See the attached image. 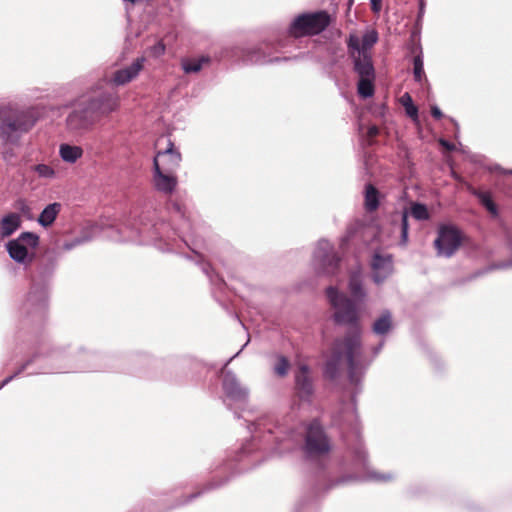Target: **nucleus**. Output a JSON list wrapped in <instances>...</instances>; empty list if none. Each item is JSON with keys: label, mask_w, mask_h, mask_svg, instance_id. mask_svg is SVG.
<instances>
[{"label": "nucleus", "mask_w": 512, "mask_h": 512, "mask_svg": "<svg viewBox=\"0 0 512 512\" xmlns=\"http://www.w3.org/2000/svg\"><path fill=\"white\" fill-rule=\"evenodd\" d=\"M348 289L350 297L336 287L326 288L327 299L334 312L332 319L335 324L347 326L343 337L336 338L324 365V375L335 380L340 375L343 360L347 364L349 384L353 387L352 401L356 406V396L362 391V381L371 361L363 355L362 330L360 325V305L364 303L367 293L363 287L362 276L352 272L349 277Z\"/></svg>", "instance_id": "1"}, {"label": "nucleus", "mask_w": 512, "mask_h": 512, "mask_svg": "<svg viewBox=\"0 0 512 512\" xmlns=\"http://www.w3.org/2000/svg\"><path fill=\"white\" fill-rule=\"evenodd\" d=\"M108 360L107 355L85 347H80L77 351L68 354L63 347H55L48 352H44V348H40L11 376H14L15 379L34 363H40L39 373L64 372L73 369L99 371L109 368Z\"/></svg>", "instance_id": "2"}, {"label": "nucleus", "mask_w": 512, "mask_h": 512, "mask_svg": "<svg viewBox=\"0 0 512 512\" xmlns=\"http://www.w3.org/2000/svg\"><path fill=\"white\" fill-rule=\"evenodd\" d=\"M331 447V440L326 434L323 426L318 420H312L306 427L304 443L301 449L306 461L319 464L320 472L317 475L315 483L316 495H319L321 492H327L335 487L345 485L354 479L351 475L332 479L324 470V461L329 456Z\"/></svg>", "instance_id": "3"}, {"label": "nucleus", "mask_w": 512, "mask_h": 512, "mask_svg": "<svg viewBox=\"0 0 512 512\" xmlns=\"http://www.w3.org/2000/svg\"><path fill=\"white\" fill-rule=\"evenodd\" d=\"M57 267V259L54 255L46 254L37 265L36 276L27 296L22 303L19 313L23 325L41 326L48 312V280L53 276Z\"/></svg>", "instance_id": "4"}, {"label": "nucleus", "mask_w": 512, "mask_h": 512, "mask_svg": "<svg viewBox=\"0 0 512 512\" xmlns=\"http://www.w3.org/2000/svg\"><path fill=\"white\" fill-rule=\"evenodd\" d=\"M37 121L38 113L32 106L19 108L11 103L0 105V139L15 144Z\"/></svg>", "instance_id": "5"}, {"label": "nucleus", "mask_w": 512, "mask_h": 512, "mask_svg": "<svg viewBox=\"0 0 512 512\" xmlns=\"http://www.w3.org/2000/svg\"><path fill=\"white\" fill-rule=\"evenodd\" d=\"M330 24V16L326 11L303 13L294 18L289 26V32L295 37L317 35Z\"/></svg>", "instance_id": "6"}, {"label": "nucleus", "mask_w": 512, "mask_h": 512, "mask_svg": "<svg viewBox=\"0 0 512 512\" xmlns=\"http://www.w3.org/2000/svg\"><path fill=\"white\" fill-rule=\"evenodd\" d=\"M340 257L331 244L326 239L317 242L313 251V265L319 274L333 275L339 268Z\"/></svg>", "instance_id": "7"}, {"label": "nucleus", "mask_w": 512, "mask_h": 512, "mask_svg": "<svg viewBox=\"0 0 512 512\" xmlns=\"http://www.w3.org/2000/svg\"><path fill=\"white\" fill-rule=\"evenodd\" d=\"M39 245V236L30 231L22 232L17 238L6 243L7 252L12 260L20 264L31 261L29 249Z\"/></svg>", "instance_id": "8"}, {"label": "nucleus", "mask_w": 512, "mask_h": 512, "mask_svg": "<svg viewBox=\"0 0 512 512\" xmlns=\"http://www.w3.org/2000/svg\"><path fill=\"white\" fill-rule=\"evenodd\" d=\"M462 244L460 230L453 225H441L434 241L437 255L445 258L452 257Z\"/></svg>", "instance_id": "9"}, {"label": "nucleus", "mask_w": 512, "mask_h": 512, "mask_svg": "<svg viewBox=\"0 0 512 512\" xmlns=\"http://www.w3.org/2000/svg\"><path fill=\"white\" fill-rule=\"evenodd\" d=\"M84 103L97 122L100 118L106 117L118 109L119 97L116 93L105 91L89 97L84 100Z\"/></svg>", "instance_id": "10"}, {"label": "nucleus", "mask_w": 512, "mask_h": 512, "mask_svg": "<svg viewBox=\"0 0 512 512\" xmlns=\"http://www.w3.org/2000/svg\"><path fill=\"white\" fill-rule=\"evenodd\" d=\"M96 123L84 101H80L66 117V128L70 133L81 134Z\"/></svg>", "instance_id": "11"}, {"label": "nucleus", "mask_w": 512, "mask_h": 512, "mask_svg": "<svg viewBox=\"0 0 512 512\" xmlns=\"http://www.w3.org/2000/svg\"><path fill=\"white\" fill-rule=\"evenodd\" d=\"M222 390L225 397L233 402L244 403L249 398V388L231 370L223 371Z\"/></svg>", "instance_id": "12"}, {"label": "nucleus", "mask_w": 512, "mask_h": 512, "mask_svg": "<svg viewBox=\"0 0 512 512\" xmlns=\"http://www.w3.org/2000/svg\"><path fill=\"white\" fill-rule=\"evenodd\" d=\"M155 211H147L143 213V221L140 224H133L131 229L135 230L136 235L143 237V243L160 239L163 235L165 223L155 221Z\"/></svg>", "instance_id": "13"}, {"label": "nucleus", "mask_w": 512, "mask_h": 512, "mask_svg": "<svg viewBox=\"0 0 512 512\" xmlns=\"http://www.w3.org/2000/svg\"><path fill=\"white\" fill-rule=\"evenodd\" d=\"M304 54H299L294 57H271V52L268 44L264 43L257 47L247 49L244 52V59L248 63L257 65L275 64L287 62L290 60L303 59Z\"/></svg>", "instance_id": "14"}, {"label": "nucleus", "mask_w": 512, "mask_h": 512, "mask_svg": "<svg viewBox=\"0 0 512 512\" xmlns=\"http://www.w3.org/2000/svg\"><path fill=\"white\" fill-rule=\"evenodd\" d=\"M153 183L156 190L164 194H171L177 186V178L174 176V172L160 168L157 158L153 160Z\"/></svg>", "instance_id": "15"}, {"label": "nucleus", "mask_w": 512, "mask_h": 512, "mask_svg": "<svg viewBox=\"0 0 512 512\" xmlns=\"http://www.w3.org/2000/svg\"><path fill=\"white\" fill-rule=\"evenodd\" d=\"M372 279L376 284L383 283L393 272V259L390 254L374 253L371 261Z\"/></svg>", "instance_id": "16"}, {"label": "nucleus", "mask_w": 512, "mask_h": 512, "mask_svg": "<svg viewBox=\"0 0 512 512\" xmlns=\"http://www.w3.org/2000/svg\"><path fill=\"white\" fill-rule=\"evenodd\" d=\"M295 389L298 396L303 400H308L314 393L313 379L308 365L301 364L294 374Z\"/></svg>", "instance_id": "17"}, {"label": "nucleus", "mask_w": 512, "mask_h": 512, "mask_svg": "<svg viewBox=\"0 0 512 512\" xmlns=\"http://www.w3.org/2000/svg\"><path fill=\"white\" fill-rule=\"evenodd\" d=\"M143 63V57L135 59L131 65L116 70L113 73L110 82L115 86H122L131 82L142 70Z\"/></svg>", "instance_id": "18"}, {"label": "nucleus", "mask_w": 512, "mask_h": 512, "mask_svg": "<svg viewBox=\"0 0 512 512\" xmlns=\"http://www.w3.org/2000/svg\"><path fill=\"white\" fill-rule=\"evenodd\" d=\"M158 159L160 168L165 171L175 172L179 167L182 160L181 153L175 148L172 141H168V146L165 150L159 151L154 157Z\"/></svg>", "instance_id": "19"}, {"label": "nucleus", "mask_w": 512, "mask_h": 512, "mask_svg": "<svg viewBox=\"0 0 512 512\" xmlns=\"http://www.w3.org/2000/svg\"><path fill=\"white\" fill-rule=\"evenodd\" d=\"M350 55L353 62V70L359 78H376L372 57L369 53H351Z\"/></svg>", "instance_id": "20"}, {"label": "nucleus", "mask_w": 512, "mask_h": 512, "mask_svg": "<svg viewBox=\"0 0 512 512\" xmlns=\"http://www.w3.org/2000/svg\"><path fill=\"white\" fill-rule=\"evenodd\" d=\"M393 316L390 310H383L373 321L371 330L378 337L385 338L393 330Z\"/></svg>", "instance_id": "21"}, {"label": "nucleus", "mask_w": 512, "mask_h": 512, "mask_svg": "<svg viewBox=\"0 0 512 512\" xmlns=\"http://www.w3.org/2000/svg\"><path fill=\"white\" fill-rule=\"evenodd\" d=\"M228 482V478H220L218 480H212L205 484L201 489H199L196 492H193L187 496H183L177 500V502L172 506V508L180 507L183 505H186L193 500L199 498L200 496L204 495L205 493L211 492L215 489H218L222 486H224Z\"/></svg>", "instance_id": "22"}, {"label": "nucleus", "mask_w": 512, "mask_h": 512, "mask_svg": "<svg viewBox=\"0 0 512 512\" xmlns=\"http://www.w3.org/2000/svg\"><path fill=\"white\" fill-rule=\"evenodd\" d=\"M62 204L59 202H53L44 207L37 218L38 224L43 228L52 226L57 216L61 212Z\"/></svg>", "instance_id": "23"}, {"label": "nucleus", "mask_w": 512, "mask_h": 512, "mask_svg": "<svg viewBox=\"0 0 512 512\" xmlns=\"http://www.w3.org/2000/svg\"><path fill=\"white\" fill-rule=\"evenodd\" d=\"M21 226V218L17 213H9L0 220V235L3 238L11 236Z\"/></svg>", "instance_id": "24"}, {"label": "nucleus", "mask_w": 512, "mask_h": 512, "mask_svg": "<svg viewBox=\"0 0 512 512\" xmlns=\"http://www.w3.org/2000/svg\"><path fill=\"white\" fill-rule=\"evenodd\" d=\"M59 155L64 162L73 164L82 157L83 149L80 146L62 143L59 146Z\"/></svg>", "instance_id": "25"}, {"label": "nucleus", "mask_w": 512, "mask_h": 512, "mask_svg": "<svg viewBox=\"0 0 512 512\" xmlns=\"http://www.w3.org/2000/svg\"><path fill=\"white\" fill-rule=\"evenodd\" d=\"M209 62L210 58L208 56H201L197 59L184 58L181 60V68L186 74L197 73L202 69L204 64Z\"/></svg>", "instance_id": "26"}, {"label": "nucleus", "mask_w": 512, "mask_h": 512, "mask_svg": "<svg viewBox=\"0 0 512 512\" xmlns=\"http://www.w3.org/2000/svg\"><path fill=\"white\" fill-rule=\"evenodd\" d=\"M379 207V192L371 184L365 187V208L367 211H375Z\"/></svg>", "instance_id": "27"}, {"label": "nucleus", "mask_w": 512, "mask_h": 512, "mask_svg": "<svg viewBox=\"0 0 512 512\" xmlns=\"http://www.w3.org/2000/svg\"><path fill=\"white\" fill-rule=\"evenodd\" d=\"M472 194L477 197L480 203L493 215H498V208L495 202L493 201L490 193L483 192L477 189L472 190Z\"/></svg>", "instance_id": "28"}, {"label": "nucleus", "mask_w": 512, "mask_h": 512, "mask_svg": "<svg viewBox=\"0 0 512 512\" xmlns=\"http://www.w3.org/2000/svg\"><path fill=\"white\" fill-rule=\"evenodd\" d=\"M375 78H359L357 83V92L362 98H370L374 95Z\"/></svg>", "instance_id": "29"}, {"label": "nucleus", "mask_w": 512, "mask_h": 512, "mask_svg": "<svg viewBox=\"0 0 512 512\" xmlns=\"http://www.w3.org/2000/svg\"><path fill=\"white\" fill-rule=\"evenodd\" d=\"M410 214L418 221H424L430 218L427 206L420 202H413L411 204Z\"/></svg>", "instance_id": "30"}, {"label": "nucleus", "mask_w": 512, "mask_h": 512, "mask_svg": "<svg viewBox=\"0 0 512 512\" xmlns=\"http://www.w3.org/2000/svg\"><path fill=\"white\" fill-rule=\"evenodd\" d=\"M276 359L277 361L273 366V372L279 377H285L288 374L290 362L284 355H277Z\"/></svg>", "instance_id": "31"}, {"label": "nucleus", "mask_w": 512, "mask_h": 512, "mask_svg": "<svg viewBox=\"0 0 512 512\" xmlns=\"http://www.w3.org/2000/svg\"><path fill=\"white\" fill-rule=\"evenodd\" d=\"M31 170L37 174L39 178L42 179H53L56 176L55 170L44 163H39L31 167Z\"/></svg>", "instance_id": "32"}, {"label": "nucleus", "mask_w": 512, "mask_h": 512, "mask_svg": "<svg viewBox=\"0 0 512 512\" xmlns=\"http://www.w3.org/2000/svg\"><path fill=\"white\" fill-rule=\"evenodd\" d=\"M401 103L402 105L404 106L405 108V112L406 114L416 120L418 118V108L417 106L413 103V100H412V97L410 96L409 93H405L402 97H401Z\"/></svg>", "instance_id": "33"}, {"label": "nucleus", "mask_w": 512, "mask_h": 512, "mask_svg": "<svg viewBox=\"0 0 512 512\" xmlns=\"http://www.w3.org/2000/svg\"><path fill=\"white\" fill-rule=\"evenodd\" d=\"M413 75L416 82H421L425 76L424 62L422 54H418L413 59Z\"/></svg>", "instance_id": "34"}, {"label": "nucleus", "mask_w": 512, "mask_h": 512, "mask_svg": "<svg viewBox=\"0 0 512 512\" xmlns=\"http://www.w3.org/2000/svg\"><path fill=\"white\" fill-rule=\"evenodd\" d=\"M408 217H409V212L406 209L400 213V227H401L400 244L401 245H406L408 242V231H409Z\"/></svg>", "instance_id": "35"}, {"label": "nucleus", "mask_w": 512, "mask_h": 512, "mask_svg": "<svg viewBox=\"0 0 512 512\" xmlns=\"http://www.w3.org/2000/svg\"><path fill=\"white\" fill-rule=\"evenodd\" d=\"M378 41V33L376 30L371 29L366 31L362 36V50L370 49Z\"/></svg>", "instance_id": "36"}, {"label": "nucleus", "mask_w": 512, "mask_h": 512, "mask_svg": "<svg viewBox=\"0 0 512 512\" xmlns=\"http://www.w3.org/2000/svg\"><path fill=\"white\" fill-rule=\"evenodd\" d=\"M182 366L184 368H189L192 371L193 378H198V372L203 369V364L201 361L192 358L186 357L182 360Z\"/></svg>", "instance_id": "37"}, {"label": "nucleus", "mask_w": 512, "mask_h": 512, "mask_svg": "<svg viewBox=\"0 0 512 512\" xmlns=\"http://www.w3.org/2000/svg\"><path fill=\"white\" fill-rule=\"evenodd\" d=\"M90 240H91L90 236H83V237L75 238L71 241L65 242L63 244V250L70 251L81 244L87 243Z\"/></svg>", "instance_id": "38"}, {"label": "nucleus", "mask_w": 512, "mask_h": 512, "mask_svg": "<svg viewBox=\"0 0 512 512\" xmlns=\"http://www.w3.org/2000/svg\"><path fill=\"white\" fill-rule=\"evenodd\" d=\"M347 46H348L349 50H353L352 53H354V54H355V52H357V54L364 52L362 50V44L360 45L359 38L354 34H351L349 36L348 41H347Z\"/></svg>", "instance_id": "39"}, {"label": "nucleus", "mask_w": 512, "mask_h": 512, "mask_svg": "<svg viewBox=\"0 0 512 512\" xmlns=\"http://www.w3.org/2000/svg\"><path fill=\"white\" fill-rule=\"evenodd\" d=\"M165 45L162 41L157 42L150 48V52L154 57H160L165 53Z\"/></svg>", "instance_id": "40"}, {"label": "nucleus", "mask_w": 512, "mask_h": 512, "mask_svg": "<svg viewBox=\"0 0 512 512\" xmlns=\"http://www.w3.org/2000/svg\"><path fill=\"white\" fill-rule=\"evenodd\" d=\"M16 208L25 216H27L28 218H30V213H31V207L28 205V203L23 200V199H20L17 201V205H16Z\"/></svg>", "instance_id": "41"}, {"label": "nucleus", "mask_w": 512, "mask_h": 512, "mask_svg": "<svg viewBox=\"0 0 512 512\" xmlns=\"http://www.w3.org/2000/svg\"><path fill=\"white\" fill-rule=\"evenodd\" d=\"M425 8H426V2L425 0H419V9H418V15L416 19V25L420 26L425 14Z\"/></svg>", "instance_id": "42"}, {"label": "nucleus", "mask_w": 512, "mask_h": 512, "mask_svg": "<svg viewBox=\"0 0 512 512\" xmlns=\"http://www.w3.org/2000/svg\"><path fill=\"white\" fill-rule=\"evenodd\" d=\"M368 479L385 482L392 479V476L391 474L370 473Z\"/></svg>", "instance_id": "43"}, {"label": "nucleus", "mask_w": 512, "mask_h": 512, "mask_svg": "<svg viewBox=\"0 0 512 512\" xmlns=\"http://www.w3.org/2000/svg\"><path fill=\"white\" fill-rule=\"evenodd\" d=\"M262 428H266V424L263 420H258L256 422H253L251 423L249 426H248V429L251 431V432H258L260 431Z\"/></svg>", "instance_id": "44"}, {"label": "nucleus", "mask_w": 512, "mask_h": 512, "mask_svg": "<svg viewBox=\"0 0 512 512\" xmlns=\"http://www.w3.org/2000/svg\"><path fill=\"white\" fill-rule=\"evenodd\" d=\"M489 170L491 172H499L502 174L512 175V169H505L498 164H494V165L490 166Z\"/></svg>", "instance_id": "45"}, {"label": "nucleus", "mask_w": 512, "mask_h": 512, "mask_svg": "<svg viewBox=\"0 0 512 512\" xmlns=\"http://www.w3.org/2000/svg\"><path fill=\"white\" fill-rule=\"evenodd\" d=\"M496 269H511L512 268V258L506 261H501L493 266Z\"/></svg>", "instance_id": "46"}, {"label": "nucleus", "mask_w": 512, "mask_h": 512, "mask_svg": "<svg viewBox=\"0 0 512 512\" xmlns=\"http://www.w3.org/2000/svg\"><path fill=\"white\" fill-rule=\"evenodd\" d=\"M439 144L445 148L447 151H454L456 149L455 145L453 143H451L450 141L446 140V139H443L441 138L439 140Z\"/></svg>", "instance_id": "47"}, {"label": "nucleus", "mask_w": 512, "mask_h": 512, "mask_svg": "<svg viewBox=\"0 0 512 512\" xmlns=\"http://www.w3.org/2000/svg\"><path fill=\"white\" fill-rule=\"evenodd\" d=\"M371 9L374 13H379L382 9V0H370Z\"/></svg>", "instance_id": "48"}, {"label": "nucleus", "mask_w": 512, "mask_h": 512, "mask_svg": "<svg viewBox=\"0 0 512 512\" xmlns=\"http://www.w3.org/2000/svg\"><path fill=\"white\" fill-rule=\"evenodd\" d=\"M356 461L361 462L363 465H365L366 461V452L363 449H358L355 453Z\"/></svg>", "instance_id": "49"}, {"label": "nucleus", "mask_w": 512, "mask_h": 512, "mask_svg": "<svg viewBox=\"0 0 512 512\" xmlns=\"http://www.w3.org/2000/svg\"><path fill=\"white\" fill-rule=\"evenodd\" d=\"M379 134V128L376 125H372L368 128L367 136L369 139L375 138Z\"/></svg>", "instance_id": "50"}, {"label": "nucleus", "mask_w": 512, "mask_h": 512, "mask_svg": "<svg viewBox=\"0 0 512 512\" xmlns=\"http://www.w3.org/2000/svg\"><path fill=\"white\" fill-rule=\"evenodd\" d=\"M431 115L435 118V119H441L442 116H443V113L442 111L440 110V108L436 105H433L431 107Z\"/></svg>", "instance_id": "51"}, {"label": "nucleus", "mask_w": 512, "mask_h": 512, "mask_svg": "<svg viewBox=\"0 0 512 512\" xmlns=\"http://www.w3.org/2000/svg\"><path fill=\"white\" fill-rule=\"evenodd\" d=\"M193 235H194V232L191 231L190 234H182V235H180V237L185 242V244L190 247L189 242H190L191 238L193 237Z\"/></svg>", "instance_id": "52"}, {"label": "nucleus", "mask_w": 512, "mask_h": 512, "mask_svg": "<svg viewBox=\"0 0 512 512\" xmlns=\"http://www.w3.org/2000/svg\"><path fill=\"white\" fill-rule=\"evenodd\" d=\"M12 380H14V376H8L4 380L0 382L1 388H4L6 385H8Z\"/></svg>", "instance_id": "53"}, {"label": "nucleus", "mask_w": 512, "mask_h": 512, "mask_svg": "<svg viewBox=\"0 0 512 512\" xmlns=\"http://www.w3.org/2000/svg\"><path fill=\"white\" fill-rule=\"evenodd\" d=\"M383 345H384V341H381L377 346H375V347L373 348V354H374V356H376V355H378V354H379V352H380V351L382 350V348H383Z\"/></svg>", "instance_id": "54"}, {"label": "nucleus", "mask_w": 512, "mask_h": 512, "mask_svg": "<svg viewBox=\"0 0 512 512\" xmlns=\"http://www.w3.org/2000/svg\"><path fill=\"white\" fill-rule=\"evenodd\" d=\"M241 351H242V349H241L239 352H237L234 356H232L230 359H228V360L226 361V363H225L224 367H226L227 365H229V363H230V362H231L235 357H237Z\"/></svg>", "instance_id": "55"}, {"label": "nucleus", "mask_w": 512, "mask_h": 512, "mask_svg": "<svg viewBox=\"0 0 512 512\" xmlns=\"http://www.w3.org/2000/svg\"><path fill=\"white\" fill-rule=\"evenodd\" d=\"M175 208V210L181 215L182 212H181V209H180V206L178 204H174L173 206Z\"/></svg>", "instance_id": "56"}, {"label": "nucleus", "mask_w": 512, "mask_h": 512, "mask_svg": "<svg viewBox=\"0 0 512 512\" xmlns=\"http://www.w3.org/2000/svg\"><path fill=\"white\" fill-rule=\"evenodd\" d=\"M242 452H243V453H247V452H248V447H247V446H244V447L242 448Z\"/></svg>", "instance_id": "57"}, {"label": "nucleus", "mask_w": 512, "mask_h": 512, "mask_svg": "<svg viewBox=\"0 0 512 512\" xmlns=\"http://www.w3.org/2000/svg\"><path fill=\"white\" fill-rule=\"evenodd\" d=\"M267 431H268L270 434H272V433H273V431L271 430V428H267Z\"/></svg>", "instance_id": "58"}, {"label": "nucleus", "mask_w": 512, "mask_h": 512, "mask_svg": "<svg viewBox=\"0 0 512 512\" xmlns=\"http://www.w3.org/2000/svg\"><path fill=\"white\" fill-rule=\"evenodd\" d=\"M510 245L512 246V240H511V243H510Z\"/></svg>", "instance_id": "59"}]
</instances>
